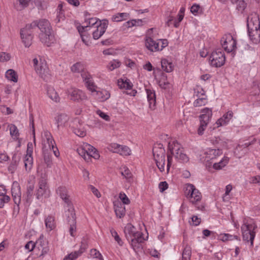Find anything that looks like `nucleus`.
<instances>
[{"mask_svg": "<svg viewBox=\"0 0 260 260\" xmlns=\"http://www.w3.org/2000/svg\"><path fill=\"white\" fill-rule=\"evenodd\" d=\"M86 88L91 92L96 91L97 86L93 82L92 76L88 72H83L81 75Z\"/></svg>", "mask_w": 260, "mask_h": 260, "instance_id": "f8f14e48", "label": "nucleus"}, {"mask_svg": "<svg viewBox=\"0 0 260 260\" xmlns=\"http://www.w3.org/2000/svg\"><path fill=\"white\" fill-rule=\"evenodd\" d=\"M119 198L122 201L123 205H128L130 203L129 199L123 192L119 193Z\"/></svg>", "mask_w": 260, "mask_h": 260, "instance_id": "052dcab7", "label": "nucleus"}, {"mask_svg": "<svg viewBox=\"0 0 260 260\" xmlns=\"http://www.w3.org/2000/svg\"><path fill=\"white\" fill-rule=\"evenodd\" d=\"M118 153L123 156H128L131 155V150L128 147L120 145V150Z\"/></svg>", "mask_w": 260, "mask_h": 260, "instance_id": "603ef678", "label": "nucleus"}, {"mask_svg": "<svg viewBox=\"0 0 260 260\" xmlns=\"http://www.w3.org/2000/svg\"><path fill=\"white\" fill-rule=\"evenodd\" d=\"M36 244L38 248L41 250L40 256L46 254L49 251V248L48 246L47 242L44 240L43 238L40 237L36 241Z\"/></svg>", "mask_w": 260, "mask_h": 260, "instance_id": "b1692460", "label": "nucleus"}, {"mask_svg": "<svg viewBox=\"0 0 260 260\" xmlns=\"http://www.w3.org/2000/svg\"><path fill=\"white\" fill-rule=\"evenodd\" d=\"M67 93L70 99L75 102H81L87 99L86 94L83 91L75 88L68 89Z\"/></svg>", "mask_w": 260, "mask_h": 260, "instance_id": "1a4fd4ad", "label": "nucleus"}, {"mask_svg": "<svg viewBox=\"0 0 260 260\" xmlns=\"http://www.w3.org/2000/svg\"><path fill=\"white\" fill-rule=\"evenodd\" d=\"M256 225L252 221L244 222L241 226L243 240L247 242H250V246H253V240L255 236V229Z\"/></svg>", "mask_w": 260, "mask_h": 260, "instance_id": "20e7f679", "label": "nucleus"}, {"mask_svg": "<svg viewBox=\"0 0 260 260\" xmlns=\"http://www.w3.org/2000/svg\"><path fill=\"white\" fill-rule=\"evenodd\" d=\"M56 193L60 196V197L68 206H71V202L69 199L68 190L66 187L59 186L56 189Z\"/></svg>", "mask_w": 260, "mask_h": 260, "instance_id": "4be33fe9", "label": "nucleus"}, {"mask_svg": "<svg viewBox=\"0 0 260 260\" xmlns=\"http://www.w3.org/2000/svg\"><path fill=\"white\" fill-rule=\"evenodd\" d=\"M11 193L14 202L19 205L21 202V189L19 183L17 181L13 182L11 187Z\"/></svg>", "mask_w": 260, "mask_h": 260, "instance_id": "ddd939ff", "label": "nucleus"}, {"mask_svg": "<svg viewBox=\"0 0 260 260\" xmlns=\"http://www.w3.org/2000/svg\"><path fill=\"white\" fill-rule=\"evenodd\" d=\"M108 27V22H104L103 23H99V26L95 28L93 31L92 37L94 40L99 39L105 32Z\"/></svg>", "mask_w": 260, "mask_h": 260, "instance_id": "a211bd4d", "label": "nucleus"}, {"mask_svg": "<svg viewBox=\"0 0 260 260\" xmlns=\"http://www.w3.org/2000/svg\"><path fill=\"white\" fill-rule=\"evenodd\" d=\"M6 78L11 81L17 82L18 81V75L17 73L13 69L7 71L5 74Z\"/></svg>", "mask_w": 260, "mask_h": 260, "instance_id": "e433bc0d", "label": "nucleus"}, {"mask_svg": "<svg viewBox=\"0 0 260 260\" xmlns=\"http://www.w3.org/2000/svg\"><path fill=\"white\" fill-rule=\"evenodd\" d=\"M36 246V242L34 243L33 241H30L26 244L25 248L28 250V251L30 252L32 251Z\"/></svg>", "mask_w": 260, "mask_h": 260, "instance_id": "774afa93", "label": "nucleus"}, {"mask_svg": "<svg viewBox=\"0 0 260 260\" xmlns=\"http://www.w3.org/2000/svg\"><path fill=\"white\" fill-rule=\"evenodd\" d=\"M0 208L4 207L5 204L8 203L10 198L8 196H0Z\"/></svg>", "mask_w": 260, "mask_h": 260, "instance_id": "0e129e2a", "label": "nucleus"}, {"mask_svg": "<svg viewBox=\"0 0 260 260\" xmlns=\"http://www.w3.org/2000/svg\"><path fill=\"white\" fill-rule=\"evenodd\" d=\"M90 255L93 258H99L100 260H103V257L101 253L96 249L90 250Z\"/></svg>", "mask_w": 260, "mask_h": 260, "instance_id": "13d9d810", "label": "nucleus"}, {"mask_svg": "<svg viewBox=\"0 0 260 260\" xmlns=\"http://www.w3.org/2000/svg\"><path fill=\"white\" fill-rule=\"evenodd\" d=\"M40 41L47 46H50L54 41V36L51 31H41L39 35Z\"/></svg>", "mask_w": 260, "mask_h": 260, "instance_id": "dca6fc26", "label": "nucleus"}, {"mask_svg": "<svg viewBox=\"0 0 260 260\" xmlns=\"http://www.w3.org/2000/svg\"><path fill=\"white\" fill-rule=\"evenodd\" d=\"M168 148L171 154L174 155L178 161L182 163L187 162L189 157L184 153V149L176 141H173L168 144Z\"/></svg>", "mask_w": 260, "mask_h": 260, "instance_id": "7ed1b4c3", "label": "nucleus"}, {"mask_svg": "<svg viewBox=\"0 0 260 260\" xmlns=\"http://www.w3.org/2000/svg\"><path fill=\"white\" fill-rule=\"evenodd\" d=\"M163 145L158 144L153 148V154L156 166L159 171L162 172L165 171V150Z\"/></svg>", "mask_w": 260, "mask_h": 260, "instance_id": "39448f33", "label": "nucleus"}, {"mask_svg": "<svg viewBox=\"0 0 260 260\" xmlns=\"http://www.w3.org/2000/svg\"><path fill=\"white\" fill-rule=\"evenodd\" d=\"M33 66L37 74L44 80L47 81L51 77L50 71L45 59L39 57L32 59Z\"/></svg>", "mask_w": 260, "mask_h": 260, "instance_id": "f03ea898", "label": "nucleus"}, {"mask_svg": "<svg viewBox=\"0 0 260 260\" xmlns=\"http://www.w3.org/2000/svg\"><path fill=\"white\" fill-rule=\"evenodd\" d=\"M11 58V55L7 53L0 52V62H5L9 60Z\"/></svg>", "mask_w": 260, "mask_h": 260, "instance_id": "e2e57ef3", "label": "nucleus"}, {"mask_svg": "<svg viewBox=\"0 0 260 260\" xmlns=\"http://www.w3.org/2000/svg\"><path fill=\"white\" fill-rule=\"evenodd\" d=\"M233 116V113L231 111H228L223 115L222 117L219 118L216 122L217 126H221L226 125Z\"/></svg>", "mask_w": 260, "mask_h": 260, "instance_id": "7c9ffc66", "label": "nucleus"}, {"mask_svg": "<svg viewBox=\"0 0 260 260\" xmlns=\"http://www.w3.org/2000/svg\"><path fill=\"white\" fill-rule=\"evenodd\" d=\"M185 194L189 202L192 204H196L202 199L201 193L192 184H186Z\"/></svg>", "mask_w": 260, "mask_h": 260, "instance_id": "423d86ee", "label": "nucleus"}, {"mask_svg": "<svg viewBox=\"0 0 260 260\" xmlns=\"http://www.w3.org/2000/svg\"><path fill=\"white\" fill-rule=\"evenodd\" d=\"M67 220L70 225L69 232L71 236L74 237L76 232V215L73 209H69L67 214Z\"/></svg>", "mask_w": 260, "mask_h": 260, "instance_id": "9b49d317", "label": "nucleus"}, {"mask_svg": "<svg viewBox=\"0 0 260 260\" xmlns=\"http://www.w3.org/2000/svg\"><path fill=\"white\" fill-rule=\"evenodd\" d=\"M247 29L251 30L254 28L260 27V21L258 15L256 13H251L247 19Z\"/></svg>", "mask_w": 260, "mask_h": 260, "instance_id": "4468645a", "label": "nucleus"}, {"mask_svg": "<svg viewBox=\"0 0 260 260\" xmlns=\"http://www.w3.org/2000/svg\"><path fill=\"white\" fill-rule=\"evenodd\" d=\"M145 46L151 52L159 51V42H158L157 40L154 41L151 37H146Z\"/></svg>", "mask_w": 260, "mask_h": 260, "instance_id": "aec40b11", "label": "nucleus"}, {"mask_svg": "<svg viewBox=\"0 0 260 260\" xmlns=\"http://www.w3.org/2000/svg\"><path fill=\"white\" fill-rule=\"evenodd\" d=\"M71 71L73 73H80L81 74H82L83 72H86L87 71L85 70V67L83 63L78 62L74 64L71 67Z\"/></svg>", "mask_w": 260, "mask_h": 260, "instance_id": "c9c22d12", "label": "nucleus"}, {"mask_svg": "<svg viewBox=\"0 0 260 260\" xmlns=\"http://www.w3.org/2000/svg\"><path fill=\"white\" fill-rule=\"evenodd\" d=\"M20 36L25 47H29L32 43L33 38L32 34H30L29 32L25 31V29H21Z\"/></svg>", "mask_w": 260, "mask_h": 260, "instance_id": "5701e85b", "label": "nucleus"}, {"mask_svg": "<svg viewBox=\"0 0 260 260\" xmlns=\"http://www.w3.org/2000/svg\"><path fill=\"white\" fill-rule=\"evenodd\" d=\"M246 6L247 4L244 1H240L237 5V9L239 11L241 12V13H242L246 8Z\"/></svg>", "mask_w": 260, "mask_h": 260, "instance_id": "338daca9", "label": "nucleus"}, {"mask_svg": "<svg viewBox=\"0 0 260 260\" xmlns=\"http://www.w3.org/2000/svg\"><path fill=\"white\" fill-rule=\"evenodd\" d=\"M47 95L52 101L58 103L60 101V98L55 89L51 86L47 87Z\"/></svg>", "mask_w": 260, "mask_h": 260, "instance_id": "cd10ccee", "label": "nucleus"}, {"mask_svg": "<svg viewBox=\"0 0 260 260\" xmlns=\"http://www.w3.org/2000/svg\"><path fill=\"white\" fill-rule=\"evenodd\" d=\"M146 92L150 108L152 109L154 107L156 103V95L155 91L152 89L146 88Z\"/></svg>", "mask_w": 260, "mask_h": 260, "instance_id": "c85d7f7f", "label": "nucleus"}, {"mask_svg": "<svg viewBox=\"0 0 260 260\" xmlns=\"http://www.w3.org/2000/svg\"><path fill=\"white\" fill-rule=\"evenodd\" d=\"M95 92L101 101H105L110 97V93L107 90H102V91H97L96 90Z\"/></svg>", "mask_w": 260, "mask_h": 260, "instance_id": "c03bdc74", "label": "nucleus"}, {"mask_svg": "<svg viewBox=\"0 0 260 260\" xmlns=\"http://www.w3.org/2000/svg\"><path fill=\"white\" fill-rule=\"evenodd\" d=\"M38 188L36 190V198L42 200L50 196V190L48 183V177L46 173H42L38 180Z\"/></svg>", "mask_w": 260, "mask_h": 260, "instance_id": "f257e3e1", "label": "nucleus"}, {"mask_svg": "<svg viewBox=\"0 0 260 260\" xmlns=\"http://www.w3.org/2000/svg\"><path fill=\"white\" fill-rule=\"evenodd\" d=\"M129 16V14L127 13H117L112 16V20L114 22H120L128 19Z\"/></svg>", "mask_w": 260, "mask_h": 260, "instance_id": "72a5a7b5", "label": "nucleus"}, {"mask_svg": "<svg viewBox=\"0 0 260 260\" xmlns=\"http://www.w3.org/2000/svg\"><path fill=\"white\" fill-rule=\"evenodd\" d=\"M194 95L197 97L205 96V91L201 87L197 86L194 89Z\"/></svg>", "mask_w": 260, "mask_h": 260, "instance_id": "680f3d73", "label": "nucleus"}, {"mask_svg": "<svg viewBox=\"0 0 260 260\" xmlns=\"http://www.w3.org/2000/svg\"><path fill=\"white\" fill-rule=\"evenodd\" d=\"M75 134L80 137H84L86 135V132L84 128H75L73 130Z\"/></svg>", "mask_w": 260, "mask_h": 260, "instance_id": "bf43d9fd", "label": "nucleus"}, {"mask_svg": "<svg viewBox=\"0 0 260 260\" xmlns=\"http://www.w3.org/2000/svg\"><path fill=\"white\" fill-rule=\"evenodd\" d=\"M81 254V252H79L78 251H76L68 254L64 258L63 260H74Z\"/></svg>", "mask_w": 260, "mask_h": 260, "instance_id": "4d7b16f0", "label": "nucleus"}, {"mask_svg": "<svg viewBox=\"0 0 260 260\" xmlns=\"http://www.w3.org/2000/svg\"><path fill=\"white\" fill-rule=\"evenodd\" d=\"M143 21L142 19H132L125 22L124 23V26L126 28H131L133 26H138L143 25Z\"/></svg>", "mask_w": 260, "mask_h": 260, "instance_id": "a19ab883", "label": "nucleus"}, {"mask_svg": "<svg viewBox=\"0 0 260 260\" xmlns=\"http://www.w3.org/2000/svg\"><path fill=\"white\" fill-rule=\"evenodd\" d=\"M124 233L128 240L131 238L140 236L142 233L136 231V228L131 224H127L124 229Z\"/></svg>", "mask_w": 260, "mask_h": 260, "instance_id": "6ab92c4d", "label": "nucleus"}, {"mask_svg": "<svg viewBox=\"0 0 260 260\" xmlns=\"http://www.w3.org/2000/svg\"><path fill=\"white\" fill-rule=\"evenodd\" d=\"M91 157H93L95 159H98L100 157V155L98 153L97 150L94 147V149L91 150V151L89 152L88 154H87V159H85L86 161H88L90 159Z\"/></svg>", "mask_w": 260, "mask_h": 260, "instance_id": "5fc2aeb1", "label": "nucleus"}, {"mask_svg": "<svg viewBox=\"0 0 260 260\" xmlns=\"http://www.w3.org/2000/svg\"><path fill=\"white\" fill-rule=\"evenodd\" d=\"M34 3L35 6L40 10H44L47 7V3L45 1L35 0Z\"/></svg>", "mask_w": 260, "mask_h": 260, "instance_id": "09e8293b", "label": "nucleus"}, {"mask_svg": "<svg viewBox=\"0 0 260 260\" xmlns=\"http://www.w3.org/2000/svg\"><path fill=\"white\" fill-rule=\"evenodd\" d=\"M248 34L251 41L254 44L260 42V27L248 29Z\"/></svg>", "mask_w": 260, "mask_h": 260, "instance_id": "393cba45", "label": "nucleus"}, {"mask_svg": "<svg viewBox=\"0 0 260 260\" xmlns=\"http://www.w3.org/2000/svg\"><path fill=\"white\" fill-rule=\"evenodd\" d=\"M38 28L40 31H51V26L49 21L46 19L37 20Z\"/></svg>", "mask_w": 260, "mask_h": 260, "instance_id": "c756f323", "label": "nucleus"}, {"mask_svg": "<svg viewBox=\"0 0 260 260\" xmlns=\"http://www.w3.org/2000/svg\"><path fill=\"white\" fill-rule=\"evenodd\" d=\"M93 149H94V147L92 146L89 144L85 143L77 149V151L79 154L84 159H87V154H88L89 152Z\"/></svg>", "mask_w": 260, "mask_h": 260, "instance_id": "bb28decb", "label": "nucleus"}, {"mask_svg": "<svg viewBox=\"0 0 260 260\" xmlns=\"http://www.w3.org/2000/svg\"><path fill=\"white\" fill-rule=\"evenodd\" d=\"M158 84L161 88L167 89L169 87L170 83L167 81V77L165 74L161 73L160 78L158 80Z\"/></svg>", "mask_w": 260, "mask_h": 260, "instance_id": "37998d69", "label": "nucleus"}, {"mask_svg": "<svg viewBox=\"0 0 260 260\" xmlns=\"http://www.w3.org/2000/svg\"><path fill=\"white\" fill-rule=\"evenodd\" d=\"M45 226L50 231L55 228L54 217L51 215H48L45 219Z\"/></svg>", "mask_w": 260, "mask_h": 260, "instance_id": "4c0bfd02", "label": "nucleus"}, {"mask_svg": "<svg viewBox=\"0 0 260 260\" xmlns=\"http://www.w3.org/2000/svg\"><path fill=\"white\" fill-rule=\"evenodd\" d=\"M24 162L26 171H30L32 167L33 158L32 155L26 154L24 157Z\"/></svg>", "mask_w": 260, "mask_h": 260, "instance_id": "79ce46f5", "label": "nucleus"}, {"mask_svg": "<svg viewBox=\"0 0 260 260\" xmlns=\"http://www.w3.org/2000/svg\"><path fill=\"white\" fill-rule=\"evenodd\" d=\"M37 25V20H36L32 21L31 23L27 24L25 27L21 29H25V31L29 32L30 34H32L34 30L38 27Z\"/></svg>", "mask_w": 260, "mask_h": 260, "instance_id": "49530a36", "label": "nucleus"}, {"mask_svg": "<svg viewBox=\"0 0 260 260\" xmlns=\"http://www.w3.org/2000/svg\"><path fill=\"white\" fill-rule=\"evenodd\" d=\"M191 248L188 245H186L182 252V260H190Z\"/></svg>", "mask_w": 260, "mask_h": 260, "instance_id": "a18cd8bd", "label": "nucleus"}, {"mask_svg": "<svg viewBox=\"0 0 260 260\" xmlns=\"http://www.w3.org/2000/svg\"><path fill=\"white\" fill-rule=\"evenodd\" d=\"M198 98L193 102V105L195 107H200L205 105L207 103L206 96L198 97Z\"/></svg>", "mask_w": 260, "mask_h": 260, "instance_id": "de8ad7c7", "label": "nucleus"}, {"mask_svg": "<svg viewBox=\"0 0 260 260\" xmlns=\"http://www.w3.org/2000/svg\"><path fill=\"white\" fill-rule=\"evenodd\" d=\"M96 113L101 118H103L105 120L107 121H109L110 120V116L101 110H98L96 111Z\"/></svg>", "mask_w": 260, "mask_h": 260, "instance_id": "69168bd1", "label": "nucleus"}, {"mask_svg": "<svg viewBox=\"0 0 260 260\" xmlns=\"http://www.w3.org/2000/svg\"><path fill=\"white\" fill-rule=\"evenodd\" d=\"M55 124L57 125V128L59 129L61 128L66 127L69 120V116L66 113L58 114L54 118Z\"/></svg>", "mask_w": 260, "mask_h": 260, "instance_id": "2eb2a0df", "label": "nucleus"}, {"mask_svg": "<svg viewBox=\"0 0 260 260\" xmlns=\"http://www.w3.org/2000/svg\"><path fill=\"white\" fill-rule=\"evenodd\" d=\"M222 154V150L220 149H207L204 153L205 160L210 164L213 163V161L218 157Z\"/></svg>", "mask_w": 260, "mask_h": 260, "instance_id": "9d476101", "label": "nucleus"}, {"mask_svg": "<svg viewBox=\"0 0 260 260\" xmlns=\"http://www.w3.org/2000/svg\"><path fill=\"white\" fill-rule=\"evenodd\" d=\"M200 116V122L208 124L212 116L211 109L205 108L202 110Z\"/></svg>", "mask_w": 260, "mask_h": 260, "instance_id": "a878e982", "label": "nucleus"}, {"mask_svg": "<svg viewBox=\"0 0 260 260\" xmlns=\"http://www.w3.org/2000/svg\"><path fill=\"white\" fill-rule=\"evenodd\" d=\"M121 65V62L118 60L114 59L111 61L107 67L110 71H113L115 69L119 68Z\"/></svg>", "mask_w": 260, "mask_h": 260, "instance_id": "3c124183", "label": "nucleus"}, {"mask_svg": "<svg viewBox=\"0 0 260 260\" xmlns=\"http://www.w3.org/2000/svg\"><path fill=\"white\" fill-rule=\"evenodd\" d=\"M110 233L113 237H114L115 240L117 242V243L120 245L122 246L123 244L121 238L119 237V235L117 232L113 228L110 230Z\"/></svg>", "mask_w": 260, "mask_h": 260, "instance_id": "864d4df0", "label": "nucleus"}, {"mask_svg": "<svg viewBox=\"0 0 260 260\" xmlns=\"http://www.w3.org/2000/svg\"><path fill=\"white\" fill-rule=\"evenodd\" d=\"M131 241V245L134 251H136L139 249L142 248L141 244L145 241V239L142 235L140 236H137L131 238L129 239Z\"/></svg>", "mask_w": 260, "mask_h": 260, "instance_id": "412c9836", "label": "nucleus"}, {"mask_svg": "<svg viewBox=\"0 0 260 260\" xmlns=\"http://www.w3.org/2000/svg\"><path fill=\"white\" fill-rule=\"evenodd\" d=\"M9 129L10 135L12 137L17 138L19 136V132L17 126L14 124H11L9 125Z\"/></svg>", "mask_w": 260, "mask_h": 260, "instance_id": "6e6d98bb", "label": "nucleus"}, {"mask_svg": "<svg viewBox=\"0 0 260 260\" xmlns=\"http://www.w3.org/2000/svg\"><path fill=\"white\" fill-rule=\"evenodd\" d=\"M209 61L212 67L219 68L222 66L225 61L224 53L221 49H216L210 55Z\"/></svg>", "mask_w": 260, "mask_h": 260, "instance_id": "0eeeda50", "label": "nucleus"}, {"mask_svg": "<svg viewBox=\"0 0 260 260\" xmlns=\"http://www.w3.org/2000/svg\"><path fill=\"white\" fill-rule=\"evenodd\" d=\"M222 48L227 52H232L236 48V41L231 34H225L221 39Z\"/></svg>", "mask_w": 260, "mask_h": 260, "instance_id": "6e6552de", "label": "nucleus"}, {"mask_svg": "<svg viewBox=\"0 0 260 260\" xmlns=\"http://www.w3.org/2000/svg\"><path fill=\"white\" fill-rule=\"evenodd\" d=\"M161 66L162 70L167 73L171 72L173 71V66L172 63L169 62L166 59H161Z\"/></svg>", "mask_w": 260, "mask_h": 260, "instance_id": "ea45409f", "label": "nucleus"}, {"mask_svg": "<svg viewBox=\"0 0 260 260\" xmlns=\"http://www.w3.org/2000/svg\"><path fill=\"white\" fill-rule=\"evenodd\" d=\"M229 161V158L224 156L219 162L213 163V168L216 170H221L228 164Z\"/></svg>", "mask_w": 260, "mask_h": 260, "instance_id": "f704fd0d", "label": "nucleus"}, {"mask_svg": "<svg viewBox=\"0 0 260 260\" xmlns=\"http://www.w3.org/2000/svg\"><path fill=\"white\" fill-rule=\"evenodd\" d=\"M117 83L118 86L121 89H130L133 86L130 80L127 78L118 79Z\"/></svg>", "mask_w": 260, "mask_h": 260, "instance_id": "473e14b6", "label": "nucleus"}, {"mask_svg": "<svg viewBox=\"0 0 260 260\" xmlns=\"http://www.w3.org/2000/svg\"><path fill=\"white\" fill-rule=\"evenodd\" d=\"M121 174L127 180L131 179L133 177V175L131 171L126 167H124L121 172Z\"/></svg>", "mask_w": 260, "mask_h": 260, "instance_id": "8fccbe9b", "label": "nucleus"}, {"mask_svg": "<svg viewBox=\"0 0 260 260\" xmlns=\"http://www.w3.org/2000/svg\"><path fill=\"white\" fill-rule=\"evenodd\" d=\"M55 144H56L51 134L47 131H44L43 150L47 149V147L51 149V147Z\"/></svg>", "mask_w": 260, "mask_h": 260, "instance_id": "f3484780", "label": "nucleus"}, {"mask_svg": "<svg viewBox=\"0 0 260 260\" xmlns=\"http://www.w3.org/2000/svg\"><path fill=\"white\" fill-rule=\"evenodd\" d=\"M114 211L117 217L122 218L125 215V208L124 205L120 202L115 203Z\"/></svg>", "mask_w": 260, "mask_h": 260, "instance_id": "2f4dec72", "label": "nucleus"}, {"mask_svg": "<svg viewBox=\"0 0 260 260\" xmlns=\"http://www.w3.org/2000/svg\"><path fill=\"white\" fill-rule=\"evenodd\" d=\"M102 23L101 21H98L96 18H89L85 20L83 24L87 25V28L94 27L96 28L99 26V24Z\"/></svg>", "mask_w": 260, "mask_h": 260, "instance_id": "58836bf2", "label": "nucleus"}]
</instances>
